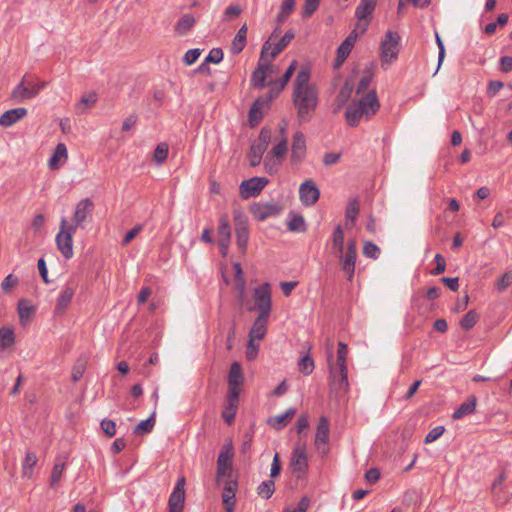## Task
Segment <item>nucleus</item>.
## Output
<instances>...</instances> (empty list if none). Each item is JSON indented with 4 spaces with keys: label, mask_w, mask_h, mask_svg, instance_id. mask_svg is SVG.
<instances>
[{
    "label": "nucleus",
    "mask_w": 512,
    "mask_h": 512,
    "mask_svg": "<svg viewBox=\"0 0 512 512\" xmlns=\"http://www.w3.org/2000/svg\"><path fill=\"white\" fill-rule=\"evenodd\" d=\"M271 49V42L265 41L262 45L260 57L257 66L262 67V70L268 76L271 73L275 72V66L271 63L273 59L268 55Z\"/></svg>",
    "instance_id": "obj_22"
},
{
    "label": "nucleus",
    "mask_w": 512,
    "mask_h": 512,
    "mask_svg": "<svg viewBox=\"0 0 512 512\" xmlns=\"http://www.w3.org/2000/svg\"><path fill=\"white\" fill-rule=\"evenodd\" d=\"M281 134H282V140L276 144L270 152H268V155H273L274 158L281 160L284 158V156L287 153V138L285 135V128H281Z\"/></svg>",
    "instance_id": "obj_37"
},
{
    "label": "nucleus",
    "mask_w": 512,
    "mask_h": 512,
    "mask_svg": "<svg viewBox=\"0 0 512 512\" xmlns=\"http://www.w3.org/2000/svg\"><path fill=\"white\" fill-rule=\"evenodd\" d=\"M269 107L264 105L263 100L257 98L249 110V122L251 126H256L264 117V113Z\"/></svg>",
    "instance_id": "obj_27"
},
{
    "label": "nucleus",
    "mask_w": 512,
    "mask_h": 512,
    "mask_svg": "<svg viewBox=\"0 0 512 512\" xmlns=\"http://www.w3.org/2000/svg\"><path fill=\"white\" fill-rule=\"evenodd\" d=\"M274 491L275 482L272 479L263 481L257 488L258 495L266 500L272 497Z\"/></svg>",
    "instance_id": "obj_47"
},
{
    "label": "nucleus",
    "mask_w": 512,
    "mask_h": 512,
    "mask_svg": "<svg viewBox=\"0 0 512 512\" xmlns=\"http://www.w3.org/2000/svg\"><path fill=\"white\" fill-rule=\"evenodd\" d=\"M353 109H357L362 117H365L369 120L373 115H375L379 108L380 103L377 97V93L375 90L369 91L366 95H364L360 100L354 101L349 105Z\"/></svg>",
    "instance_id": "obj_7"
},
{
    "label": "nucleus",
    "mask_w": 512,
    "mask_h": 512,
    "mask_svg": "<svg viewBox=\"0 0 512 512\" xmlns=\"http://www.w3.org/2000/svg\"><path fill=\"white\" fill-rule=\"evenodd\" d=\"M267 184L268 179L264 177H252L240 184L239 194L243 199L255 197L260 194Z\"/></svg>",
    "instance_id": "obj_14"
},
{
    "label": "nucleus",
    "mask_w": 512,
    "mask_h": 512,
    "mask_svg": "<svg viewBox=\"0 0 512 512\" xmlns=\"http://www.w3.org/2000/svg\"><path fill=\"white\" fill-rule=\"evenodd\" d=\"M359 202L356 198L351 199L348 202L347 208H346V220L350 221L351 224H354L358 214H359Z\"/></svg>",
    "instance_id": "obj_51"
},
{
    "label": "nucleus",
    "mask_w": 512,
    "mask_h": 512,
    "mask_svg": "<svg viewBox=\"0 0 512 512\" xmlns=\"http://www.w3.org/2000/svg\"><path fill=\"white\" fill-rule=\"evenodd\" d=\"M329 374L331 385L336 386L337 389L344 392L348 390L349 382L347 367H335L333 364H329Z\"/></svg>",
    "instance_id": "obj_18"
},
{
    "label": "nucleus",
    "mask_w": 512,
    "mask_h": 512,
    "mask_svg": "<svg viewBox=\"0 0 512 512\" xmlns=\"http://www.w3.org/2000/svg\"><path fill=\"white\" fill-rule=\"evenodd\" d=\"M297 67V61L293 60L292 63L289 65L283 76L280 80L276 81L275 83L280 86V89H284L287 83L289 82L290 78L294 74Z\"/></svg>",
    "instance_id": "obj_59"
},
{
    "label": "nucleus",
    "mask_w": 512,
    "mask_h": 512,
    "mask_svg": "<svg viewBox=\"0 0 512 512\" xmlns=\"http://www.w3.org/2000/svg\"><path fill=\"white\" fill-rule=\"evenodd\" d=\"M233 445L230 440L228 443H225L218 455L217 459V481H219L222 477H230L232 470V459H233Z\"/></svg>",
    "instance_id": "obj_10"
},
{
    "label": "nucleus",
    "mask_w": 512,
    "mask_h": 512,
    "mask_svg": "<svg viewBox=\"0 0 512 512\" xmlns=\"http://www.w3.org/2000/svg\"><path fill=\"white\" fill-rule=\"evenodd\" d=\"M18 315L20 319V323L25 325L31 320L32 314L35 311L34 306L27 299H21L18 302Z\"/></svg>",
    "instance_id": "obj_32"
},
{
    "label": "nucleus",
    "mask_w": 512,
    "mask_h": 512,
    "mask_svg": "<svg viewBox=\"0 0 512 512\" xmlns=\"http://www.w3.org/2000/svg\"><path fill=\"white\" fill-rule=\"evenodd\" d=\"M298 369L304 375H310L314 370V361L309 355H305L298 361Z\"/></svg>",
    "instance_id": "obj_53"
},
{
    "label": "nucleus",
    "mask_w": 512,
    "mask_h": 512,
    "mask_svg": "<svg viewBox=\"0 0 512 512\" xmlns=\"http://www.w3.org/2000/svg\"><path fill=\"white\" fill-rule=\"evenodd\" d=\"M296 414L295 408H289L284 413L268 418L267 424L276 429H283Z\"/></svg>",
    "instance_id": "obj_23"
},
{
    "label": "nucleus",
    "mask_w": 512,
    "mask_h": 512,
    "mask_svg": "<svg viewBox=\"0 0 512 512\" xmlns=\"http://www.w3.org/2000/svg\"><path fill=\"white\" fill-rule=\"evenodd\" d=\"M267 322L268 316L258 315L249 331V338L262 340L266 335Z\"/></svg>",
    "instance_id": "obj_26"
},
{
    "label": "nucleus",
    "mask_w": 512,
    "mask_h": 512,
    "mask_svg": "<svg viewBox=\"0 0 512 512\" xmlns=\"http://www.w3.org/2000/svg\"><path fill=\"white\" fill-rule=\"evenodd\" d=\"M306 156V140L302 132L297 131L293 135L291 147V162L292 164L301 163Z\"/></svg>",
    "instance_id": "obj_19"
},
{
    "label": "nucleus",
    "mask_w": 512,
    "mask_h": 512,
    "mask_svg": "<svg viewBox=\"0 0 512 512\" xmlns=\"http://www.w3.org/2000/svg\"><path fill=\"white\" fill-rule=\"evenodd\" d=\"M292 97L293 104L297 109L299 121H310L318 104L317 89L308 88L305 90L293 91Z\"/></svg>",
    "instance_id": "obj_1"
},
{
    "label": "nucleus",
    "mask_w": 512,
    "mask_h": 512,
    "mask_svg": "<svg viewBox=\"0 0 512 512\" xmlns=\"http://www.w3.org/2000/svg\"><path fill=\"white\" fill-rule=\"evenodd\" d=\"M267 149L263 148V146H259L253 143L250 147L248 153L249 163L252 167H256L261 163L262 156Z\"/></svg>",
    "instance_id": "obj_40"
},
{
    "label": "nucleus",
    "mask_w": 512,
    "mask_h": 512,
    "mask_svg": "<svg viewBox=\"0 0 512 512\" xmlns=\"http://www.w3.org/2000/svg\"><path fill=\"white\" fill-rule=\"evenodd\" d=\"M266 78H267V76L264 73V71L262 70V67L257 66L251 75L250 81H251V84L253 85V87H255L257 89H262L267 85Z\"/></svg>",
    "instance_id": "obj_48"
},
{
    "label": "nucleus",
    "mask_w": 512,
    "mask_h": 512,
    "mask_svg": "<svg viewBox=\"0 0 512 512\" xmlns=\"http://www.w3.org/2000/svg\"><path fill=\"white\" fill-rule=\"evenodd\" d=\"M169 147L166 143H160L154 150L153 160L157 164H162L168 157Z\"/></svg>",
    "instance_id": "obj_52"
},
{
    "label": "nucleus",
    "mask_w": 512,
    "mask_h": 512,
    "mask_svg": "<svg viewBox=\"0 0 512 512\" xmlns=\"http://www.w3.org/2000/svg\"><path fill=\"white\" fill-rule=\"evenodd\" d=\"M15 342L14 332L11 328H0V347L6 349L12 346Z\"/></svg>",
    "instance_id": "obj_44"
},
{
    "label": "nucleus",
    "mask_w": 512,
    "mask_h": 512,
    "mask_svg": "<svg viewBox=\"0 0 512 512\" xmlns=\"http://www.w3.org/2000/svg\"><path fill=\"white\" fill-rule=\"evenodd\" d=\"M185 484L186 478L184 476L179 477L172 493L169 496L168 512H183L185 503Z\"/></svg>",
    "instance_id": "obj_12"
},
{
    "label": "nucleus",
    "mask_w": 512,
    "mask_h": 512,
    "mask_svg": "<svg viewBox=\"0 0 512 512\" xmlns=\"http://www.w3.org/2000/svg\"><path fill=\"white\" fill-rule=\"evenodd\" d=\"M320 4V0H305L302 17L309 18L313 15V13L318 9Z\"/></svg>",
    "instance_id": "obj_61"
},
{
    "label": "nucleus",
    "mask_w": 512,
    "mask_h": 512,
    "mask_svg": "<svg viewBox=\"0 0 512 512\" xmlns=\"http://www.w3.org/2000/svg\"><path fill=\"white\" fill-rule=\"evenodd\" d=\"M272 138L271 130L267 127H263L260 131V134L258 136V142H255V144L259 146H263V148L267 149L269 146V143Z\"/></svg>",
    "instance_id": "obj_63"
},
{
    "label": "nucleus",
    "mask_w": 512,
    "mask_h": 512,
    "mask_svg": "<svg viewBox=\"0 0 512 512\" xmlns=\"http://www.w3.org/2000/svg\"><path fill=\"white\" fill-rule=\"evenodd\" d=\"M400 51V36L397 32L388 30L380 45L381 66L387 69L397 60Z\"/></svg>",
    "instance_id": "obj_2"
},
{
    "label": "nucleus",
    "mask_w": 512,
    "mask_h": 512,
    "mask_svg": "<svg viewBox=\"0 0 512 512\" xmlns=\"http://www.w3.org/2000/svg\"><path fill=\"white\" fill-rule=\"evenodd\" d=\"M363 117L357 109L348 106L345 111V119L350 127H356Z\"/></svg>",
    "instance_id": "obj_54"
},
{
    "label": "nucleus",
    "mask_w": 512,
    "mask_h": 512,
    "mask_svg": "<svg viewBox=\"0 0 512 512\" xmlns=\"http://www.w3.org/2000/svg\"><path fill=\"white\" fill-rule=\"evenodd\" d=\"M310 80V70L309 68L302 67L298 72L293 91L305 90L308 88H315L314 85L309 83Z\"/></svg>",
    "instance_id": "obj_33"
},
{
    "label": "nucleus",
    "mask_w": 512,
    "mask_h": 512,
    "mask_svg": "<svg viewBox=\"0 0 512 512\" xmlns=\"http://www.w3.org/2000/svg\"><path fill=\"white\" fill-rule=\"evenodd\" d=\"M37 463V456L33 452H28L25 456V459L22 464V473L23 476L30 478L32 475V471L34 466Z\"/></svg>",
    "instance_id": "obj_45"
},
{
    "label": "nucleus",
    "mask_w": 512,
    "mask_h": 512,
    "mask_svg": "<svg viewBox=\"0 0 512 512\" xmlns=\"http://www.w3.org/2000/svg\"><path fill=\"white\" fill-rule=\"evenodd\" d=\"M46 87V82L30 81L29 76L25 74L20 83L12 90L10 98L15 103H22L27 99L36 97L39 92Z\"/></svg>",
    "instance_id": "obj_3"
},
{
    "label": "nucleus",
    "mask_w": 512,
    "mask_h": 512,
    "mask_svg": "<svg viewBox=\"0 0 512 512\" xmlns=\"http://www.w3.org/2000/svg\"><path fill=\"white\" fill-rule=\"evenodd\" d=\"M289 467L292 473L297 474V478H302L308 471V457L306 444L297 442L290 456Z\"/></svg>",
    "instance_id": "obj_5"
},
{
    "label": "nucleus",
    "mask_w": 512,
    "mask_h": 512,
    "mask_svg": "<svg viewBox=\"0 0 512 512\" xmlns=\"http://www.w3.org/2000/svg\"><path fill=\"white\" fill-rule=\"evenodd\" d=\"M329 421L327 417L321 416L316 429L315 447L324 456L329 452L328 439H329Z\"/></svg>",
    "instance_id": "obj_15"
},
{
    "label": "nucleus",
    "mask_w": 512,
    "mask_h": 512,
    "mask_svg": "<svg viewBox=\"0 0 512 512\" xmlns=\"http://www.w3.org/2000/svg\"><path fill=\"white\" fill-rule=\"evenodd\" d=\"M27 115V109L18 107L5 111L0 115V126L10 127Z\"/></svg>",
    "instance_id": "obj_20"
},
{
    "label": "nucleus",
    "mask_w": 512,
    "mask_h": 512,
    "mask_svg": "<svg viewBox=\"0 0 512 512\" xmlns=\"http://www.w3.org/2000/svg\"><path fill=\"white\" fill-rule=\"evenodd\" d=\"M377 0H361L356 7L355 16L359 21L368 19L375 10Z\"/></svg>",
    "instance_id": "obj_28"
},
{
    "label": "nucleus",
    "mask_w": 512,
    "mask_h": 512,
    "mask_svg": "<svg viewBox=\"0 0 512 512\" xmlns=\"http://www.w3.org/2000/svg\"><path fill=\"white\" fill-rule=\"evenodd\" d=\"M86 369V361L84 359H78L72 368L71 378L73 382H78L82 377Z\"/></svg>",
    "instance_id": "obj_56"
},
{
    "label": "nucleus",
    "mask_w": 512,
    "mask_h": 512,
    "mask_svg": "<svg viewBox=\"0 0 512 512\" xmlns=\"http://www.w3.org/2000/svg\"><path fill=\"white\" fill-rule=\"evenodd\" d=\"M363 254L367 258L377 259L380 255V248L371 241H366L363 246Z\"/></svg>",
    "instance_id": "obj_58"
},
{
    "label": "nucleus",
    "mask_w": 512,
    "mask_h": 512,
    "mask_svg": "<svg viewBox=\"0 0 512 512\" xmlns=\"http://www.w3.org/2000/svg\"><path fill=\"white\" fill-rule=\"evenodd\" d=\"M247 31H248L247 25L244 24L240 27V29L236 33V35L232 41V45H231L232 54H234V55L240 54L243 51V49L245 48L246 39H247Z\"/></svg>",
    "instance_id": "obj_29"
},
{
    "label": "nucleus",
    "mask_w": 512,
    "mask_h": 512,
    "mask_svg": "<svg viewBox=\"0 0 512 512\" xmlns=\"http://www.w3.org/2000/svg\"><path fill=\"white\" fill-rule=\"evenodd\" d=\"M348 355V346L344 342L338 343V350H337V366L347 367L346 360Z\"/></svg>",
    "instance_id": "obj_60"
},
{
    "label": "nucleus",
    "mask_w": 512,
    "mask_h": 512,
    "mask_svg": "<svg viewBox=\"0 0 512 512\" xmlns=\"http://www.w3.org/2000/svg\"><path fill=\"white\" fill-rule=\"evenodd\" d=\"M236 244L241 251H245L249 240V227L247 216L241 212L234 213Z\"/></svg>",
    "instance_id": "obj_11"
},
{
    "label": "nucleus",
    "mask_w": 512,
    "mask_h": 512,
    "mask_svg": "<svg viewBox=\"0 0 512 512\" xmlns=\"http://www.w3.org/2000/svg\"><path fill=\"white\" fill-rule=\"evenodd\" d=\"M155 426V413H152L150 417L145 420H142L139 424H137L133 430L134 434L144 435L148 434L152 431Z\"/></svg>",
    "instance_id": "obj_41"
},
{
    "label": "nucleus",
    "mask_w": 512,
    "mask_h": 512,
    "mask_svg": "<svg viewBox=\"0 0 512 512\" xmlns=\"http://www.w3.org/2000/svg\"><path fill=\"white\" fill-rule=\"evenodd\" d=\"M65 466H66V463H65L64 459H62L61 457H57L55 464L53 466L52 472H51V478H50V486L51 487H55L59 483V481L62 477L63 471L65 469Z\"/></svg>",
    "instance_id": "obj_38"
},
{
    "label": "nucleus",
    "mask_w": 512,
    "mask_h": 512,
    "mask_svg": "<svg viewBox=\"0 0 512 512\" xmlns=\"http://www.w3.org/2000/svg\"><path fill=\"white\" fill-rule=\"evenodd\" d=\"M280 164V160L273 157V155H266L264 159V167L266 171L272 175L277 171V167Z\"/></svg>",
    "instance_id": "obj_64"
},
{
    "label": "nucleus",
    "mask_w": 512,
    "mask_h": 512,
    "mask_svg": "<svg viewBox=\"0 0 512 512\" xmlns=\"http://www.w3.org/2000/svg\"><path fill=\"white\" fill-rule=\"evenodd\" d=\"M332 248L337 254H342L344 250V232L341 225H337L334 229Z\"/></svg>",
    "instance_id": "obj_42"
},
{
    "label": "nucleus",
    "mask_w": 512,
    "mask_h": 512,
    "mask_svg": "<svg viewBox=\"0 0 512 512\" xmlns=\"http://www.w3.org/2000/svg\"><path fill=\"white\" fill-rule=\"evenodd\" d=\"M295 7V0H284L280 6L277 14V21L279 25L284 23Z\"/></svg>",
    "instance_id": "obj_43"
},
{
    "label": "nucleus",
    "mask_w": 512,
    "mask_h": 512,
    "mask_svg": "<svg viewBox=\"0 0 512 512\" xmlns=\"http://www.w3.org/2000/svg\"><path fill=\"white\" fill-rule=\"evenodd\" d=\"M76 231V226H72L67 222L66 218L60 221V231L56 235L57 248L66 259L73 256V235Z\"/></svg>",
    "instance_id": "obj_4"
},
{
    "label": "nucleus",
    "mask_w": 512,
    "mask_h": 512,
    "mask_svg": "<svg viewBox=\"0 0 512 512\" xmlns=\"http://www.w3.org/2000/svg\"><path fill=\"white\" fill-rule=\"evenodd\" d=\"M228 394H227V404L231 406H237L239 403V395H240V386H228Z\"/></svg>",
    "instance_id": "obj_62"
},
{
    "label": "nucleus",
    "mask_w": 512,
    "mask_h": 512,
    "mask_svg": "<svg viewBox=\"0 0 512 512\" xmlns=\"http://www.w3.org/2000/svg\"><path fill=\"white\" fill-rule=\"evenodd\" d=\"M254 301L255 309L259 312V315L269 317L272 306L271 288L269 283H263L254 289Z\"/></svg>",
    "instance_id": "obj_9"
},
{
    "label": "nucleus",
    "mask_w": 512,
    "mask_h": 512,
    "mask_svg": "<svg viewBox=\"0 0 512 512\" xmlns=\"http://www.w3.org/2000/svg\"><path fill=\"white\" fill-rule=\"evenodd\" d=\"M477 399L475 396H470L467 401L462 403L452 414L454 420L463 418L466 415L472 414L475 411Z\"/></svg>",
    "instance_id": "obj_31"
},
{
    "label": "nucleus",
    "mask_w": 512,
    "mask_h": 512,
    "mask_svg": "<svg viewBox=\"0 0 512 512\" xmlns=\"http://www.w3.org/2000/svg\"><path fill=\"white\" fill-rule=\"evenodd\" d=\"M195 24V19L190 14L183 15L175 25V31L179 35H185Z\"/></svg>",
    "instance_id": "obj_39"
},
{
    "label": "nucleus",
    "mask_w": 512,
    "mask_h": 512,
    "mask_svg": "<svg viewBox=\"0 0 512 512\" xmlns=\"http://www.w3.org/2000/svg\"><path fill=\"white\" fill-rule=\"evenodd\" d=\"M358 37H359V34L356 32V30H353L344 39V41L340 44V46L337 49V52H339V54H341V56L344 55V56L348 57L358 39Z\"/></svg>",
    "instance_id": "obj_36"
},
{
    "label": "nucleus",
    "mask_w": 512,
    "mask_h": 512,
    "mask_svg": "<svg viewBox=\"0 0 512 512\" xmlns=\"http://www.w3.org/2000/svg\"><path fill=\"white\" fill-rule=\"evenodd\" d=\"M281 211V206L275 203L258 202L250 206L252 216L258 221H264L270 217L277 216Z\"/></svg>",
    "instance_id": "obj_16"
},
{
    "label": "nucleus",
    "mask_w": 512,
    "mask_h": 512,
    "mask_svg": "<svg viewBox=\"0 0 512 512\" xmlns=\"http://www.w3.org/2000/svg\"><path fill=\"white\" fill-rule=\"evenodd\" d=\"M372 78H373V72H372V69H366L364 71V74L363 76L361 77L358 85H357V88H356V93L357 94H362L364 93L368 86L370 85L371 81H372Z\"/></svg>",
    "instance_id": "obj_55"
},
{
    "label": "nucleus",
    "mask_w": 512,
    "mask_h": 512,
    "mask_svg": "<svg viewBox=\"0 0 512 512\" xmlns=\"http://www.w3.org/2000/svg\"><path fill=\"white\" fill-rule=\"evenodd\" d=\"M288 229L292 232H305L307 227L303 216L292 214L288 222Z\"/></svg>",
    "instance_id": "obj_46"
},
{
    "label": "nucleus",
    "mask_w": 512,
    "mask_h": 512,
    "mask_svg": "<svg viewBox=\"0 0 512 512\" xmlns=\"http://www.w3.org/2000/svg\"><path fill=\"white\" fill-rule=\"evenodd\" d=\"M283 89H280V86L276 83H273V85L270 87L269 91L259 97L260 100H263V103L264 105H267L268 107L270 106V103L278 97V95L280 94V92L282 91Z\"/></svg>",
    "instance_id": "obj_57"
},
{
    "label": "nucleus",
    "mask_w": 512,
    "mask_h": 512,
    "mask_svg": "<svg viewBox=\"0 0 512 512\" xmlns=\"http://www.w3.org/2000/svg\"><path fill=\"white\" fill-rule=\"evenodd\" d=\"M75 293V288L72 286H66L59 294L55 306L54 313L55 314H62L66 308L69 306L72 297Z\"/></svg>",
    "instance_id": "obj_24"
},
{
    "label": "nucleus",
    "mask_w": 512,
    "mask_h": 512,
    "mask_svg": "<svg viewBox=\"0 0 512 512\" xmlns=\"http://www.w3.org/2000/svg\"><path fill=\"white\" fill-rule=\"evenodd\" d=\"M218 234L219 239H231V228L226 214L221 215L219 218Z\"/></svg>",
    "instance_id": "obj_50"
},
{
    "label": "nucleus",
    "mask_w": 512,
    "mask_h": 512,
    "mask_svg": "<svg viewBox=\"0 0 512 512\" xmlns=\"http://www.w3.org/2000/svg\"><path fill=\"white\" fill-rule=\"evenodd\" d=\"M340 267L346 274L347 279L352 281L355 273V265L357 259V245L354 239L349 240L347 243L346 251L343 250L342 254H338Z\"/></svg>",
    "instance_id": "obj_8"
},
{
    "label": "nucleus",
    "mask_w": 512,
    "mask_h": 512,
    "mask_svg": "<svg viewBox=\"0 0 512 512\" xmlns=\"http://www.w3.org/2000/svg\"><path fill=\"white\" fill-rule=\"evenodd\" d=\"M94 209V203L91 199L85 198L80 200L75 207L72 226H76V229L84 228L85 222L92 218V212Z\"/></svg>",
    "instance_id": "obj_13"
},
{
    "label": "nucleus",
    "mask_w": 512,
    "mask_h": 512,
    "mask_svg": "<svg viewBox=\"0 0 512 512\" xmlns=\"http://www.w3.org/2000/svg\"><path fill=\"white\" fill-rule=\"evenodd\" d=\"M68 159L67 147L64 143H58L54 153L48 161L51 170H58Z\"/></svg>",
    "instance_id": "obj_21"
},
{
    "label": "nucleus",
    "mask_w": 512,
    "mask_h": 512,
    "mask_svg": "<svg viewBox=\"0 0 512 512\" xmlns=\"http://www.w3.org/2000/svg\"><path fill=\"white\" fill-rule=\"evenodd\" d=\"M243 384V372L239 362H233L228 373V386H241Z\"/></svg>",
    "instance_id": "obj_35"
},
{
    "label": "nucleus",
    "mask_w": 512,
    "mask_h": 512,
    "mask_svg": "<svg viewBox=\"0 0 512 512\" xmlns=\"http://www.w3.org/2000/svg\"><path fill=\"white\" fill-rule=\"evenodd\" d=\"M353 109H357L362 117H365L369 120L373 115H375L379 108L380 103L377 97V93L375 90L369 91L366 95H364L360 100L354 101L349 105Z\"/></svg>",
    "instance_id": "obj_6"
},
{
    "label": "nucleus",
    "mask_w": 512,
    "mask_h": 512,
    "mask_svg": "<svg viewBox=\"0 0 512 512\" xmlns=\"http://www.w3.org/2000/svg\"><path fill=\"white\" fill-rule=\"evenodd\" d=\"M237 487L236 481H228L224 487L222 501L227 512H233L235 507V491Z\"/></svg>",
    "instance_id": "obj_25"
},
{
    "label": "nucleus",
    "mask_w": 512,
    "mask_h": 512,
    "mask_svg": "<svg viewBox=\"0 0 512 512\" xmlns=\"http://www.w3.org/2000/svg\"><path fill=\"white\" fill-rule=\"evenodd\" d=\"M478 319H479L478 313L475 310H470L461 319L460 326L462 329L468 331L475 326Z\"/></svg>",
    "instance_id": "obj_49"
},
{
    "label": "nucleus",
    "mask_w": 512,
    "mask_h": 512,
    "mask_svg": "<svg viewBox=\"0 0 512 512\" xmlns=\"http://www.w3.org/2000/svg\"><path fill=\"white\" fill-rule=\"evenodd\" d=\"M233 269L235 272V288L238 292V299L242 302L246 289V280L243 277V270L240 263H234Z\"/></svg>",
    "instance_id": "obj_34"
},
{
    "label": "nucleus",
    "mask_w": 512,
    "mask_h": 512,
    "mask_svg": "<svg viewBox=\"0 0 512 512\" xmlns=\"http://www.w3.org/2000/svg\"><path fill=\"white\" fill-rule=\"evenodd\" d=\"M320 197V190L312 180L304 181L299 187V198L304 206L314 205Z\"/></svg>",
    "instance_id": "obj_17"
},
{
    "label": "nucleus",
    "mask_w": 512,
    "mask_h": 512,
    "mask_svg": "<svg viewBox=\"0 0 512 512\" xmlns=\"http://www.w3.org/2000/svg\"><path fill=\"white\" fill-rule=\"evenodd\" d=\"M294 37L295 32L292 29H290L283 35V37L278 41V43L274 45L271 43V49L268 53L271 59H274L278 54H280L294 39Z\"/></svg>",
    "instance_id": "obj_30"
}]
</instances>
